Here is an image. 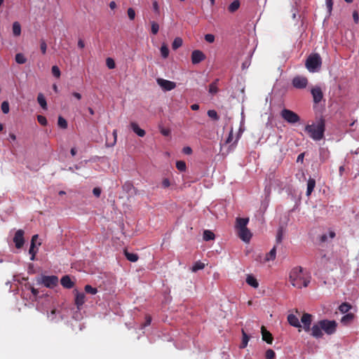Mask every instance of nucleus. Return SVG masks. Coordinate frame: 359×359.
I'll return each instance as SVG.
<instances>
[{
	"label": "nucleus",
	"instance_id": "obj_1",
	"mask_svg": "<svg viewBox=\"0 0 359 359\" xmlns=\"http://www.w3.org/2000/svg\"><path fill=\"white\" fill-rule=\"evenodd\" d=\"M291 284L298 289L307 287L311 281V276L303 271L302 266L293 268L290 273Z\"/></svg>",
	"mask_w": 359,
	"mask_h": 359
},
{
	"label": "nucleus",
	"instance_id": "obj_2",
	"mask_svg": "<svg viewBox=\"0 0 359 359\" xmlns=\"http://www.w3.org/2000/svg\"><path fill=\"white\" fill-rule=\"evenodd\" d=\"M305 132L314 141H320L324 138L325 131V121L320 118L317 123L307 124L304 128Z\"/></svg>",
	"mask_w": 359,
	"mask_h": 359
},
{
	"label": "nucleus",
	"instance_id": "obj_3",
	"mask_svg": "<svg viewBox=\"0 0 359 359\" xmlns=\"http://www.w3.org/2000/svg\"><path fill=\"white\" fill-rule=\"evenodd\" d=\"M305 65L309 72H316L322 65V60L320 55L318 53L310 55L307 58Z\"/></svg>",
	"mask_w": 359,
	"mask_h": 359
},
{
	"label": "nucleus",
	"instance_id": "obj_4",
	"mask_svg": "<svg viewBox=\"0 0 359 359\" xmlns=\"http://www.w3.org/2000/svg\"><path fill=\"white\" fill-rule=\"evenodd\" d=\"M280 116L287 123L290 124L297 123L300 121V116L294 111L288 109H283L280 111Z\"/></svg>",
	"mask_w": 359,
	"mask_h": 359
},
{
	"label": "nucleus",
	"instance_id": "obj_5",
	"mask_svg": "<svg viewBox=\"0 0 359 359\" xmlns=\"http://www.w3.org/2000/svg\"><path fill=\"white\" fill-rule=\"evenodd\" d=\"M320 325L322 327V331H324L327 334H332L336 332L337 323L335 320H321Z\"/></svg>",
	"mask_w": 359,
	"mask_h": 359
},
{
	"label": "nucleus",
	"instance_id": "obj_6",
	"mask_svg": "<svg viewBox=\"0 0 359 359\" xmlns=\"http://www.w3.org/2000/svg\"><path fill=\"white\" fill-rule=\"evenodd\" d=\"M39 283L43 284L46 287L53 288L58 283V278L56 276H43Z\"/></svg>",
	"mask_w": 359,
	"mask_h": 359
},
{
	"label": "nucleus",
	"instance_id": "obj_7",
	"mask_svg": "<svg viewBox=\"0 0 359 359\" xmlns=\"http://www.w3.org/2000/svg\"><path fill=\"white\" fill-rule=\"evenodd\" d=\"M308 84V79L305 76H297L292 79V85L297 89H304Z\"/></svg>",
	"mask_w": 359,
	"mask_h": 359
},
{
	"label": "nucleus",
	"instance_id": "obj_8",
	"mask_svg": "<svg viewBox=\"0 0 359 359\" xmlns=\"http://www.w3.org/2000/svg\"><path fill=\"white\" fill-rule=\"evenodd\" d=\"M157 83L165 91H170L175 88L176 83L173 81L165 80L163 79H157Z\"/></svg>",
	"mask_w": 359,
	"mask_h": 359
},
{
	"label": "nucleus",
	"instance_id": "obj_9",
	"mask_svg": "<svg viewBox=\"0 0 359 359\" xmlns=\"http://www.w3.org/2000/svg\"><path fill=\"white\" fill-rule=\"evenodd\" d=\"M24 233L25 232L22 229L18 230L15 233L13 242L15 243V245L18 249L21 248L24 245Z\"/></svg>",
	"mask_w": 359,
	"mask_h": 359
},
{
	"label": "nucleus",
	"instance_id": "obj_10",
	"mask_svg": "<svg viewBox=\"0 0 359 359\" xmlns=\"http://www.w3.org/2000/svg\"><path fill=\"white\" fill-rule=\"evenodd\" d=\"M191 62L193 65H196L205 59V54L200 50H194L191 53Z\"/></svg>",
	"mask_w": 359,
	"mask_h": 359
},
{
	"label": "nucleus",
	"instance_id": "obj_11",
	"mask_svg": "<svg viewBox=\"0 0 359 359\" xmlns=\"http://www.w3.org/2000/svg\"><path fill=\"white\" fill-rule=\"evenodd\" d=\"M313 96V102L316 104L319 103L323 98V93L321 88L319 86L313 88L311 90Z\"/></svg>",
	"mask_w": 359,
	"mask_h": 359
},
{
	"label": "nucleus",
	"instance_id": "obj_12",
	"mask_svg": "<svg viewBox=\"0 0 359 359\" xmlns=\"http://www.w3.org/2000/svg\"><path fill=\"white\" fill-rule=\"evenodd\" d=\"M238 231V235L239 238L245 242H249L251 237L252 233L248 228L241 229Z\"/></svg>",
	"mask_w": 359,
	"mask_h": 359
},
{
	"label": "nucleus",
	"instance_id": "obj_13",
	"mask_svg": "<svg viewBox=\"0 0 359 359\" xmlns=\"http://www.w3.org/2000/svg\"><path fill=\"white\" fill-rule=\"evenodd\" d=\"M311 334L315 337V338H320L323 337V331L322 327L320 325V321L318 322V323L314 324L313 327H311Z\"/></svg>",
	"mask_w": 359,
	"mask_h": 359
},
{
	"label": "nucleus",
	"instance_id": "obj_14",
	"mask_svg": "<svg viewBox=\"0 0 359 359\" xmlns=\"http://www.w3.org/2000/svg\"><path fill=\"white\" fill-rule=\"evenodd\" d=\"M262 339L267 344H271L273 340L272 334L265 328L264 326L262 327Z\"/></svg>",
	"mask_w": 359,
	"mask_h": 359
},
{
	"label": "nucleus",
	"instance_id": "obj_15",
	"mask_svg": "<svg viewBox=\"0 0 359 359\" xmlns=\"http://www.w3.org/2000/svg\"><path fill=\"white\" fill-rule=\"evenodd\" d=\"M76 297H75V304L76 305L77 309H80V307L85 303V294L83 292H79L76 290Z\"/></svg>",
	"mask_w": 359,
	"mask_h": 359
},
{
	"label": "nucleus",
	"instance_id": "obj_16",
	"mask_svg": "<svg viewBox=\"0 0 359 359\" xmlns=\"http://www.w3.org/2000/svg\"><path fill=\"white\" fill-rule=\"evenodd\" d=\"M61 285L67 289H71L74 286V283L71 280L69 276H63L60 280Z\"/></svg>",
	"mask_w": 359,
	"mask_h": 359
},
{
	"label": "nucleus",
	"instance_id": "obj_17",
	"mask_svg": "<svg viewBox=\"0 0 359 359\" xmlns=\"http://www.w3.org/2000/svg\"><path fill=\"white\" fill-rule=\"evenodd\" d=\"M248 222H249L248 218H241V217L236 218V229L239 230L241 229L247 228V225H248Z\"/></svg>",
	"mask_w": 359,
	"mask_h": 359
},
{
	"label": "nucleus",
	"instance_id": "obj_18",
	"mask_svg": "<svg viewBox=\"0 0 359 359\" xmlns=\"http://www.w3.org/2000/svg\"><path fill=\"white\" fill-rule=\"evenodd\" d=\"M287 321L290 325L294 327H302L298 318L294 314H289L287 316Z\"/></svg>",
	"mask_w": 359,
	"mask_h": 359
},
{
	"label": "nucleus",
	"instance_id": "obj_19",
	"mask_svg": "<svg viewBox=\"0 0 359 359\" xmlns=\"http://www.w3.org/2000/svg\"><path fill=\"white\" fill-rule=\"evenodd\" d=\"M218 83H219V79H216L213 82H212L209 85V88H208L209 93H210L212 95H215L216 93H218V91H219Z\"/></svg>",
	"mask_w": 359,
	"mask_h": 359
},
{
	"label": "nucleus",
	"instance_id": "obj_20",
	"mask_svg": "<svg viewBox=\"0 0 359 359\" xmlns=\"http://www.w3.org/2000/svg\"><path fill=\"white\" fill-rule=\"evenodd\" d=\"M130 126L134 133H135L138 136L144 137L145 135V131L143 129L140 128L136 123L132 122L130 123Z\"/></svg>",
	"mask_w": 359,
	"mask_h": 359
},
{
	"label": "nucleus",
	"instance_id": "obj_21",
	"mask_svg": "<svg viewBox=\"0 0 359 359\" xmlns=\"http://www.w3.org/2000/svg\"><path fill=\"white\" fill-rule=\"evenodd\" d=\"M316 187V180L313 178H309L307 182L306 196H310Z\"/></svg>",
	"mask_w": 359,
	"mask_h": 359
},
{
	"label": "nucleus",
	"instance_id": "obj_22",
	"mask_svg": "<svg viewBox=\"0 0 359 359\" xmlns=\"http://www.w3.org/2000/svg\"><path fill=\"white\" fill-rule=\"evenodd\" d=\"M246 283L254 288L259 287V283L257 279L252 275H248L246 278Z\"/></svg>",
	"mask_w": 359,
	"mask_h": 359
},
{
	"label": "nucleus",
	"instance_id": "obj_23",
	"mask_svg": "<svg viewBox=\"0 0 359 359\" xmlns=\"http://www.w3.org/2000/svg\"><path fill=\"white\" fill-rule=\"evenodd\" d=\"M353 318H354V315L351 313H349L346 314L345 316H344L341 318V322L344 325H348L349 323H351L353 321Z\"/></svg>",
	"mask_w": 359,
	"mask_h": 359
},
{
	"label": "nucleus",
	"instance_id": "obj_24",
	"mask_svg": "<svg viewBox=\"0 0 359 359\" xmlns=\"http://www.w3.org/2000/svg\"><path fill=\"white\" fill-rule=\"evenodd\" d=\"M301 321L303 325H311L312 321V316L309 313H305L302 316Z\"/></svg>",
	"mask_w": 359,
	"mask_h": 359
},
{
	"label": "nucleus",
	"instance_id": "obj_25",
	"mask_svg": "<svg viewBox=\"0 0 359 359\" xmlns=\"http://www.w3.org/2000/svg\"><path fill=\"white\" fill-rule=\"evenodd\" d=\"M330 156V152L327 149H320V159L322 162H325Z\"/></svg>",
	"mask_w": 359,
	"mask_h": 359
},
{
	"label": "nucleus",
	"instance_id": "obj_26",
	"mask_svg": "<svg viewBox=\"0 0 359 359\" xmlns=\"http://www.w3.org/2000/svg\"><path fill=\"white\" fill-rule=\"evenodd\" d=\"M124 255L128 260L132 262H135L138 259V255L137 254L130 253L127 250L124 251Z\"/></svg>",
	"mask_w": 359,
	"mask_h": 359
},
{
	"label": "nucleus",
	"instance_id": "obj_27",
	"mask_svg": "<svg viewBox=\"0 0 359 359\" xmlns=\"http://www.w3.org/2000/svg\"><path fill=\"white\" fill-rule=\"evenodd\" d=\"M37 101L40 106L43 109H47V103L45 97L42 93H39L37 97Z\"/></svg>",
	"mask_w": 359,
	"mask_h": 359
},
{
	"label": "nucleus",
	"instance_id": "obj_28",
	"mask_svg": "<svg viewBox=\"0 0 359 359\" xmlns=\"http://www.w3.org/2000/svg\"><path fill=\"white\" fill-rule=\"evenodd\" d=\"M239 6H240L239 1L235 0L229 6L228 10L231 13H233L239 8Z\"/></svg>",
	"mask_w": 359,
	"mask_h": 359
},
{
	"label": "nucleus",
	"instance_id": "obj_29",
	"mask_svg": "<svg viewBox=\"0 0 359 359\" xmlns=\"http://www.w3.org/2000/svg\"><path fill=\"white\" fill-rule=\"evenodd\" d=\"M242 334L243 339L240 347L241 348H243L247 346L250 337L243 330H242Z\"/></svg>",
	"mask_w": 359,
	"mask_h": 359
},
{
	"label": "nucleus",
	"instance_id": "obj_30",
	"mask_svg": "<svg viewBox=\"0 0 359 359\" xmlns=\"http://www.w3.org/2000/svg\"><path fill=\"white\" fill-rule=\"evenodd\" d=\"M215 234L210 230H205L203 232V239L206 241L213 240Z\"/></svg>",
	"mask_w": 359,
	"mask_h": 359
},
{
	"label": "nucleus",
	"instance_id": "obj_31",
	"mask_svg": "<svg viewBox=\"0 0 359 359\" xmlns=\"http://www.w3.org/2000/svg\"><path fill=\"white\" fill-rule=\"evenodd\" d=\"M13 32L15 36H19L21 33V27L19 22H15L13 24Z\"/></svg>",
	"mask_w": 359,
	"mask_h": 359
},
{
	"label": "nucleus",
	"instance_id": "obj_32",
	"mask_svg": "<svg viewBox=\"0 0 359 359\" xmlns=\"http://www.w3.org/2000/svg\"><path fill=\"white\" fill-rule=\"evenodd\" d=\"M15 62L18 64H25L27 62V59L22 53H17L15 55Z\"/></svg>",
	"mask_w": 359,
	"mask_h": 359
},
{
	"label": "nucleus",
	"instance_id": "obj_33",
	"mask_svg": "<svg viewBox=\"0 0 359 359\" xmlns=\"http://www.w3.org/2000/svg\"><path fill=\"white\" fill-rule=\"evenodd\" d=\"M182 45V39L180 37H177L174 39L172 43V48L173 50H177Z\"/></svg>",
	"mask_w": 359,
	"mask_h": 359
},
{
	"label": "nucleus",
	"instance_id": "obj_34",
	"mask_svg": "<svg viewBox=\"0 0 359 359\" xmlns=\"http://www.w3.org/2000/svg\"><path fill=\"white\" fill-rule=\"evenodd\" d=\"M276 247L274 246L271 250L270 252L266 254V261H269V260H273L275 259L276 258Z\"/></svg>",
	"mask_w": 359,
	"mask_h": 359
},
{
	"label": "nucleus",
	"instance_id": "obj_35",
	"mask_svg": "<svg viewBox=\"0 0 359 359\" xmlns=\"http://www.w3.org/2000/svg\"><path fill=\"white\" fill-rule=\"evenodd\" d=\"M351 306L348 303L344 302V303H342L339 306V310L342 313H347L351 309Z\"/></svg>",
	"mask_w": 359,
	"mask_h": 359
},
{
	"label": "nucleus",
	"instance_id": "obj_36",
	"mask_svg": "<svg viewBox=\"0 0 359 359\" xmlns=\"http://www.w3.org/2000/svg\"><path fill=\"white\" fill-rule=\"evenodd\" d=\"M57 124H58V126L62 129H66L68 126L67 121H66V119H65L62 116L58 117Z\"/></svg>",
	"mask_w": 359,
	"mask_h": 359
},
{
	"label": "nucleus",
	"instance_id": "obj_37",
	"mask_svg": "<svg viewBox=\"0 0 359 359\" xmlns=\"http://www.w3.org/2000/svg\"><path fill=\"white\" fill-rule=\"evenodd\" d=\"M205 267V264L201 262H196L191 268L193 272H196L198 270L203 269Z\"/></svg>",
	"mask_w": 359,
	"mask_h": 359
},
{
	"label": "nucleus",
	"instance_id": "obj_38",
	"mask_svg": "<svg viewBox=\"0 0 359 359\" xmlns=\"http://www.w3.org/2000/svg\"><path fill=\"white\" fill-rule=\"evenodd\" d=\"M159 30V25L155 21L151 22V32L153 34H156Z\"/></svg>",
	"mask_w": 359,
	"mask_h": 359
},
{
	"label": "nucleus",
	"instance_id": "obj_39",
	"mask_svg": "<svg viewBox=\"0 0 359 359\" xmlns=\"http://www.w3.org/2000/svg\"><path fill=\"white\" fill-rule=\"evenodd\" d=\"M36 252H37V250H35V244L31 243L30 248L29 250V253L31 255V258H30L31 260L33 261L35 259V256H36Z\"/></svg>",
	"mask_w": 359,
	"mask_h": 359
},
{
	"label": "nucleus",
	"instance_id": "obj_40",
	"mask_svg": "<svg viewBox=\"0 0 359 359\" xmlns=\"http://www.w3.org/2000/svg\"><path fill=\"white\" fill-rule=\"evenodd\" d=\"M161 53L163 58L168 57L169 55V49L166 45L163 44L161 47Z\"/></svg>",
	"mask_w": 359,
	"mask_h": 359
},
{
	"label": "nucleus",
	"instance_id": "obj_41",
	"mask_svg": "<svg viewBox=\"0 0 359 359\" xmlns=\"http://www.w3.org/2000/svg\"><path fill=\"white\" fill-rule=\"evenodd\" d=\"M84 290L86 292L91 294H95L97 292V288L93 287L90 285H86L84 287Z\"/></svg>",
	"mask_w": 359,
	"mask_h": 359
},
{
	"label": "nucleus",
	"instance_id": "obj_42",
	"mask_svg": "<svg viewBox=\"0 0 359 359\" xmlns=\"http://www.w3.org/2000/svg\"><path fill=\"white\" fill-rule=\"evenodd\" d=\"M176 168L181 172L185 171L187 168L185 162L183 161H177Z\"/></svg>",
	"mask_w": 359,
	"mask_h": 359
},
{
	"label": "nucleus",
	"instance_id": "obj_43",
	"mask_svg": "<svg viewBox=\"0 0 359 359\" xmlns=\"http://www.w3.org/2000/svg\"><path fill=\"white\" fill-rule=\"evenodd\" d=\"M1 111L4 114H8L9 112V103L8 101H4L1 106Z\"/></svg>",
	"mask_w": 359,
	"mask_h": 359
},
{
	"label": "nucleus",
	"instance_id": "obj_44",
	"mask_svg": "<svg viewBox=\"0 0 359 359\" xmlns=\"http://www.w3.org/2000/svg\"><path fill=\"white\" fill-rule=\"evenodd\" d=\"M53 75L56 78H60L61 73L59 67L56 65L52 67L51 69Z\"/></svg>",
	"mask_w": 359,
	"mask_h": 359
},
{
	"label": "nucleus",
	"instance_id": "obj_45",
	"mask_svg": "<svg viewBox=\"0 0 359 359\" xmlns=\"http://www.w3.org/2000/svg\"><path fill=\"white\" fill-rule=\"evenodd\" d=\"M208 115L210 118L214 119V120H218L219 116L217 113V111L214 109L208 110Z\"/></svg>",
	"mask_w": 359,
	"mask_h": 359
},
{
	"label": "nucleus",
	"instance_id": "obj_46",
	"mask_svg": "<svg viewBox=\"0 0 359 359\" xmlns=\"http://www.w3.org/2000/svg\"><path fill=\"white\" fill-rule=\"evenodd\" d=\"M275 356H276V353L272 349H268L266 351V353H265L266 359H274Z\"/></svg>",
	"mask_w": 359,
	"mask_h": 359
},
{
	"label": "nucleus",
	"instance_id": "obj_47",
	"mask_svg": "<svg viewBox=\"0 0 359 359\" xmlns=\"http://www.w3.org/2000/svg\"><path fill=\"white\" fill-rule=\"evenodd\" d=\"M106 64H107V66L108 67L109 69H114L115 68V62L114 60L111 58V57H108L106 60Z\"/></svg>",
	"mask_w": 359,
	"mask_h": 359
},
{
	"label": "nucleus",
	"instance_id": "obj_48",
	"mask_svg": "<svg viewBox=\"0 0 359 359\" xmlns=\"http://www.w3.org/2000/svg\"><path fill=\"white\" fill-rule=\"evenodd\" d=\"M37 121L42 126H46L47 125V119H46V118L44 116L38 115L37 116Z\"/></svg>",
	"mask_w": 359,
	"mask_h": 359
},
{
	"label": "nucleus",
	"instance_id": "obj_49",
	"mask_svg": "<svg viewBox=\"0 0 359 359\" xmlns=\"http://www.w3.org/2000/svg\"><path fill=\"white\" fill-rule=\"evenodd\" d=\"M127 13L130 20H133L135 18V11L133 8H129L127 11Z\"/></svg>",
	"mask_w": 359,
	"mask_h": 359
},
{
	"label": "nucleus",
	"instance_id": "obj_50",
	"mask_svg": "<svg viewBox=\"0 0 359 359\" xmlns=\"http://www.w3.org/2000/svg\"><path fill=\"white\" fill-rule=\"evenodd\" d=\"M40 49H41V53L43 55L46 54V49H47V44H46V41L43 39L41 40V42H40Z\"/></svg>",
	"mask_w": 359,
	"mask_h": 359
},
{
	"label": "nucleus",
	"instance_id": "obj_51",
	"mask_svg": "<svg viewBox=\"0 0 359 359\" xmlns=\"http://www.w3.org/2000/svg\"><path fill=\"white\" fill-rule=\"evenodd\" d=\"M205 40L208 43H213L215 41V36L212 34H207L205 35Z\"/></svg>",
	"mask_w": 359,
	"mask_h": 359
},
{
	"label": "nucleus",
	"instance_id": "obj_52",
	"mask_svg": "<svg viewBox=\"0 0 359 359\" xmlns=\"http://www.w3.org/2000/svg\"><path fill=\"white\" fill-rule=\"evenodd\" d=\"M282 239H283V231L281 229H279L278 231V233H277V236H276V241L277 243H280L282 242Z\"/></svg>",
	"mask_w": 359,
	"mask_h": 359
},
{
	"label": "nucleus",
	"instance_id": "obj_53",
	"mask_svg": "<svg viewBox=\"0 0 359 359\" xmlns=\"http://www.w3.org/2000/svg\"><path fill=\"white\" fill-rule=\"evenodd\" d=\"M152 6H153V9H154V12L156 13L157 14H159L160 8H159L158 4L156 1H154L152 3Z\"/></svg>",
	"mask_w": 359,
	"mask_h": 359
},
{
	"label": "nucleus",
	"instance_id": "obj_54",
	"mask_svg": "<svg viewBox=\"0 0 359 359\" xmlns=\"http://www.w3.org/2000/svg\"><path fill=\"white\" fill-rule=\"evenodd\" d=\"M151 317L149 315H146L145 323L143 324V327H147L151 324Z\"/></svg>",
	"mask_w": 359,
	"mask_h": 359
},
{
	"label": "nucleus",
	"instance_id": "obj_55",
	"mask_svg": "<svg viewBox=\"0 0 359 359\" xmlns=\"http://www.w3.org/2000/svg\"><path fill=\"white\" fill-rule=\"evenodd\" d=\"M113 136H114V142H113V143H112L111 144H110V145H109V144H108V143L107 142V143H106V146H107V147H112V146H114V145L116 144V138H117V130H114L113 131Z\"/></svg>",
	"mask_w": 359,
	"mask_h": 359
},
{
	"label": "nucleus",
	"instance_id": "obj_56",
	"mask_svg": "<svg viewBox=\"0 0 359 359\" xmlns=\"http://www.w3.org/2000/svg\"><path fill=\"white\" fill-rule=\"evenodd\" d=\"M325 1H326V6H327L328 12L331 13V11L332 9V6H333V1H332V0H325Z\"/></svg>",
	"mask_w": 359,
	"mask_h": 359
},
{
	"label": "nucleus",
	"instance_id": "obj_57",
	"mask_svg": "<svg viewBox=\"0 0 359 359\" xmlns=\"http://www.w3.org/2000/svg\"><path fill=\"white\" fill-rule=\"evenodd\" d=\"M101 189L99 188V187H95L93 189V194L96 196V197H100V194H101Z\"/></svg>",
	"mask_w": 359,
	"mask_h": 359
},
{
	"label": "nucleus",
	"instance_id": "obj_58",
	"mask_svg": "<svg viewBox=\"0 0 359 359\" xmlns=\"http://www.w3.org/2000/svg\"><path fill=\"white\" fill-rule=\"evenodd\" d=\"M170 180L168 178H165L163 180L162 186L163 188H168V187H170Z\"/></svg>",
	"mask_w": 359,
	"mask_h": 359
},
{
	"label": "nucleus",
	"instance_id": "obj_59",
	"mask_svg": "<svg viewBox=\"0 0 359 359\" xmlns=\"http://www.w3.org/2000/svg\"><path fill=\"white\" fill-rule=\"evenodd\" d=\"M353 20L355 22V23H358V21H359V15H358V11H354L353 13Z\"/></svg>",
	"mask_w": 359,
	"mask_h": 359
},
{
	"label": "nucleus",
	"instance_id": "obj_60",
	"mask_svg": "<svg viewBox=\"0 0 359 359\" xmlns=\"http://www.w3.org/2000/svg\"><path fill=\"white\" fill-rule=\"evenodd\" d=\"M183 153L187 155H190L192 153V149L189 147H185L183 148Z\"/></svg>",
	"mask_w": 359,
	"mask_h": 359
},
{
	"label": "nucleus",
	"instance_id": "obj_61",
	"mask_svg": "<svg viewBox=\"0 0 359 359\" xmlns=\"http://www.w3.org/2000/svg\"><path fill=\"white\" fill-rule=\"evenodd\" d=\"M232 140H233V130L231 129L229 134V136L226 140V144L231 143Z\"/></svg>",
	"mask_w": 359,
	"mask_h": 359
},
{
	"label": "nucleus",
	"instance_id": "obj_62",
	"mask_svg": "<svg viewBox=\"0 0 359 359\" xmlns=\"http://www.w3.org/2000/svg\"><path fill=\"white\" fill-rule=\"evenodd\" d=\"M30 290H31V292L32 294L34 296V297H36L39 294V291L37 289H35L34 287L31 286L29 287Z\"/></svg>",
	"mask_w": 359,
	"mask_h": 359
},
{
	"label": "nucleus",
	"instance_id": "obj_63",
	"mask_svg": "<svg viewBox=\"0 0 359 359\" xmlns=\"http://www.w3.org/2000/svg\"><path fill=\"white\" fill-rule=\"evenodd\" d=\"M161 134H162L163 135H164V136H168V135H170V130H168V129H162V130H161Z\"/></svg>",
	"mask_w": 359,
	"mask_h": 359
},
{
	"label": "nucleus",
	"instance_id": "obj_64",
	"mask_svg": "<svg viewBox=\"0 0 359 359\" xmlns=\"http://www.w3.org/2000/svg\"><path fill=\"white\" fill-rule=\"evenodd\" d=\"M78 46L80 48H83L84 46H85V43L83 42V41L82 39H79V41H78Z\"/></svg>",
	"mask_w": 359,
	"mask_h": 359
}]
</instances>
